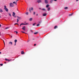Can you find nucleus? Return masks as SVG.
<instances>
[{
  "mask_svg": "<svg viewBox=\"0 0 79 79\" xmlns=\"http://www.w3.org/2000/svg\"><path fill=\"white\" fill-rule=\"evenodd\" d=\"M39 23H41V22H39Z\"/></svg>",
  "mask_w": 79,
  "mask_h": 79,
  "instance_id": "obj_43",
  "label": "nucleus"
},
{
  "mask_svg": "<svg viewBox=\"0 0 79 79\" xmlns=\"http://www.w3.org/2000/svg\"><path fill=\"white\" fill-rule=\"evenodd\" d=\"M37 2L39 3H41L42 2V1L41 0H38L37 1Z\"/></svg>",
  "mask_w": 79,
  "mask_h": 79,
  "instance_id": "obj_4",
  "label": "nucleus"
},
{
  "mask_svg": "<svg viewBox=\"0 0 79 79\" xmlns=\"http://www.w3.org/2000/svg\"><path fill=\"white\" fill-rule=\"evenodd\" d=\"M29 23H23V25H27Z\"/></svg>",
  "mask_w": 79,
  "mask_h": 79,
  "instance_id": "obj_11",
  "label": "nucleus"
},
{
  "mask_svg": "<svg viewBox=\"0 0 79 79\" xmlns=\"http://www.w3.org/2000/svg\"><path fill=\"white\" fill-rule=\"evenodd\" d=\"M77 2H78L79 1V0H76Z\"/></svg>",
  "mask_w": 79,
  "mask_h": 79,
  "instance_id": "obj_45",
  "label": "nucleus"
},
{
  "mask_svg": "<svg viewBox=\"0 0 79 79\" xmlns=\"http://www.w3.org/2000/svg\"><path fill=\"white\" fill-rule=\"evenodd\" d=\"M26 27L24 26L22 28V29L23 30V31H26Z\"/></svg>",
  "mask_w": 79,
  "mask_h": 79,
  "instance_id": "obj_3",
  "label": "nucleus"
},
{
  "mask_svg": "<svg viewBox=\"0 0 79 79\" xmlns=\"http://www.w3.org/2000/svg\"><path fill=\"white\" fill-rule=\"evenodd\" d=\"M56 28H58V26H56L54 27V28L56 29Z\"/></svg>",
  "mask_w": 79,
  "mask_h": 79,
  "instance_id": "obj_9",
  "label": "nucleus"
},
{
  "mask_svg": "<svg viewBox=\"0 0 79 79\" xmlns=\"http://www.w3.org/2000/svg\"><path fill=\"white\" fill-rule=\"evenodd\" d=\"M26 15H28V12H26Z\"/></svg>",
  "mask_w": 79,
  "mask_h": 79,
  "instance_id": "obj_25",
  "label": "nucleus"
},
{
  "mask_svg": "<svg viewBox=\"0 0 79 79\" xmlns=\"http://www.w3.org/2000/svg\"><path fill=\"white\" fill-rule=\"evenodd\" d=\"M16 15V14H15V12H13V14H12V16L15 15Z\"/></svg>",
  "mask_w": 79,
  "mask_h": 79,
  "instance_id": "obj_10",
  "label": "nucleus"
},
{
  "mask_svg": "<svg viewBox=\"0 0 79 79\" xmlns=\"http://www.w3.org/2000/svg\"><path fill=\"white\" fill-rule=\"evenodd\" d=\"M68 8V7H66L64 8V9H65V10H67Z\"/></svg>",
  "mask_w": 79,
  "mask_h": 79,
  "instance_id": "obj_22",
  "label": "nucleus"
},
{
  "mask_svg": "<svg viewBox=\"0 0 79 79\" xmlns=\"http://www.w3.org/2000/svg\"><path fill=\"white\" fill-rule=\"evenodd\" d=\"M29 21H32V18H31L30 19Z\"/></svg>",
  "mask_w": 79,
  "mask_h": 79,
  "instance_id": "obj_14",
  "label": "nucleus"
},
{
  "mask_svg": "<svg viewBox=\"0 0 79 79\" xmlns=\"http://www.w3.org/2000/svg\"><path fill=\"white\" fill-rule=\"evenodd\" d=\"M0 65L1 66H3V64H0Z\"/></svg>",
  "mask_w": 79,
  "mask_h": 79,
  "instance_id": "obj_34",
  "label": "nucleus"
},
{
  "mask_svg": "<svg viewBox=\"0 0 79 79\" xmlns=\"http://www.w3.org/2000/svg\"><path fill=\"white\" fill-rule=\"evenodd\" d=\"M0 12H3V10L2 9H0Z\"/></svg>",
  "mask_w": 79,
  "mask_h": 79,
  "instance_id": "obj_13",
  "label": "nucleus"
},
{
  "mask_svg": "<svg viewBox=\"0 0 79 79\" xmlns=\"http://www.w3.org/2000/svg\"><path fill=\"white\" fill-rule=\"evenodd\" d=\"M36 45V44H34V46H35Z\"/></svg>",
  "mask_w": 79,
  "mask_h": 79,
  "instance_id": "obj_42",
  "label": "nucleus"
},
{
  "mask_svg": "<svg viewBox=\"0 0 79 79\" xmlns=\"http://www.w3.org/2000/svg\"><path fill=\"white\" fill-rule=\"evenodd\" d=\"M1 53H2V52H0V54H1Z\"/></svg>",
  "mask_w": 79,
  "mask_h": 79,
  "instance_id": "obj_50",
  "label": "nucleus"
},
{
  "mask_svg": "<svg viewBox=\"0 0 79 79\" xmlns=\"http://www.w3.org/2000/svg\"><path fill=\"white\" fill-rule=\"evenodd\" d=\"M17 25H18V26H19V24H18V23Z\"/></svg>",
  "mask_w": 79,
  "mask_h": 79,
  "instance_id": "obj_51",
  "label": "nucleus"
},
{
  "mask_svg": "<svg viewBox=\"0 0 79 79\" xmlns=\"http://www.w3.org/2000/svg\"><path fill=\"white\" fill-rule=\"evenodd\" d=\"M13 16H14V18H16V16H15V15H13Z\"/></svg>",
  "mask_w": 79,
  "mask_h": 79,
  "instance_id": "obj_29",
  "label": "nucleus"
},
{
  "mask_svg": "<svg viewBox=\"0 0 79 79\" xmlns=\"http://www.w3.org/2000/svg\"><path fill=\"white\" fill-rule=\"evenodd\" d=\"M9 44H11V45H13V43L12 42H10L9 43Z\"/></svg>",
  "mask_w": 79,
  "mask_h": 79,
  "instance_id": "obj_15",
  "label": "nucleus"
},
{
  "mask_svg": "<svg viewBox=\"0 0 79 79\" xmlns=\"http://www.w3.org/2000/svg\"><path fill=\"white\" fill-rule=\"evenodd\" d=\"M0 18H1V16H0Z\"/></svg>",
  "mask_w": 79,
  "mask_h": 79,
  "instance_id": "obj_53",
  "label": "nucleus"
},
{
  "mask_svg": "<svg viewBox=\"0 0 79 79\" xmlns=\"http://www.w3.org/2000/svg\"><path fill=\"white\" fill-rule=\"evenodd\" d=\"M17 11H18V10L17 9Z\"/></svg>",
  "mask_w": 79,
  "mask_h": 79,
  "instance_id": "obj_52",
  "label": "nucleus"
},
{
  "mask_svg": "<svg viewBox=\"0 0 79 79\" xmlns=\"http://www.w3.org/2000/svg\"><path fill=\"white\" fill-rule=\"evenodd\" d=\"M31 10L32 11V10H33V7H31Z\"/></svg>",
  "mask_w": 79,
  "mask_h": 79,
  "instance_id": "obj_35",
  "label": "nucleus"
},
{
  "mask_svg": "<svg viewBox=\"0 0 79 79\" xmlns=\"http://www.w3.org/2000/svg\"><path fill=\"white\" fill-rule=\"evenodd\" d=\"M8 28H9L8 27H7L6 28H5V29H8Z\"/></svg>",
  "mask_w": 79,
  "mask_h": 79,
  "instance_id": "obj_36",
  "label": "nucleus"
},
{
  "mask_svg": "<svg viewBox=\"0 0 79 79\" xmlns=\"http://www.w3.org/2000/svg\"><path fill=\"white\" fill-rule=\"evenodd\" d=\"M13 3H14V4H15V5H17V2H13Z\"/></svg>",
  "mask_w": 79,
  "mask_h": 79,
  "instance_id": "obj_6",
  "label": "nucleus"
},
{
  "mask_svg": "<svg viewBox=\"0 0 79 79\" xmlns=\"http://www.w3.org/2000/svg\"><path fill=\"white\" fill-rule=\"evenodd\" d=\"M38 15H37V16Z\"/></svg>",
  "mask_w": 79,
  "mask_h": 79,
  "instance_id": "obj_55",
  "label": "nucleus"
},
{
  "mask_svg": "<svg viewBox=\"0 0 79 79\" xmlns=\"http://www.w3.org/2000/svg\"><path fill=\"white\" fill-rule=\"evenodd\" d=\"M4 9L7 12H8V8H6V6H4Z\"/></svg>",
  "mask_w": 79,
  "mask_h": 79,
  "instance_id": "obj_2",
  "label": "nucleus"
},
{
  "mask_svg": "<svg viewBox=\"0 0 79 79\" xmlns=\"http://www.w3.org/2000/svg\"><path fill=\"white\" fill-rule=\"evenodd\" d=\"M21 54H24V52L23 51H22L21 52Z\"/></svg>",
  "mask_w": 79,
  "mask_h": 79,
  "instance_id": "obj_12",
  "label": "nucleus"
},
{
  "mask_svg": "<svg viewBox=\"0 0 79 79\" xmlns=\"http://www.w3.org/2000/svg\"><path fill=\"white\" fill-rule=\"evenodd\" d=\"M33 40H34V39H33Z\"/></svg>",
  "mask_w": 79,
  "mask_h": 79,
  "instance_id": "obj_54",
  "label": "nucleus"
},
{
  "mask_svg": "<svg viewBox=\"0 0 79 79\" xmlns=\"http://www.w3.org/2000/svg\"><path fill=\"white\" fill-rule=\"evenodd\" d=\"M72 15H73V14H70L69 15V16H72Z\"/></svg>",
  "mask_w": 79,
  "mask_h": 79,
  "instance_id": "obj_38",
  "label": "nucleus"
},
{
  "mask_svg": "<svg viewBox=\"0 0 79 79\" xmlns=\"http://www.w3.org/2000/svg\"><path fill=\"white\" fill-rule=\"evenodd\" d=\"M38 34V32H35L34 33V34H35V35H36V34Z\"/></svg>",
  "mask_w": 79,
  "mask_h": 79,
  "instance_id": "obj_18",
  "label": "nucleus"
},
{
  "mask_svg": "<svg viewBox=\"0 0 79 79\" xmlns=\"http://www.w3.org/2000/svg\"><path fill=\"white\" fill-rule=\"evenodd\" d=\"M4 63H5V64H6V62H4Z\"/></svg>",
  "mask_w": 79,
  "mask_h": 79,
  "instance_id": "obj_46",
  "label": "nucleus"
},
{
  "mask_svg": "<svg viewBox=\"0 0 79 79\" xmlns=\"http://www.w3.org/2000/svg\"><path fill=\"white\" fill-rule=\"evenodd\" d=\"M29 11H30V13H31V9L30 8H29Z\"/></svg>",
  "mask_w": 79,
  "mask_h": 79,
  "instance_id": "obj_21",
  "label": "nucleus"
},
{
  "mask_svg": "<svg viewBox=\"0 0 79 79\" xmlns=\"http://www.w3.org/2000/svg\"><path fill=\"white\" fill-rule=\"evenodd\" d=\"M21 32H22L23 33H24L25 34H26V33L24 32L23 31H21Z\"/></svg>",
  "mask_w": 79,
  "mask_h": 79,
  "instance_id": "obj_28",
  "label": "nucleus"
},
{
  "mask_svg": "<svg viewBox=\"0 0 79 79\" xmlns=\"http://www.w3.org/2000/svg\"><path fill=\"white\" fill-rule=\"evenodd\" d=\"M41 8H39V9H40V10H41Z\"/></svg>",
  "mask_w": 79,
  "mask_h": 79,
  "instance_id": "obj_48",
  "label": "nucleus"
},
{
  "mask_svg": "<svg viewBox=\"0 0 79 79\" xmlns=\"http://www.w3.org/2000/svg\"><path fill=\"white\" fill-rule=\"evenodd\" d=\"M5 60H6V61H7L8 59H5Z\"/></svg>",
  "mask_w": 79,
  "mask_h": 79,
  "instance_id": "obj_39",
  "label": "nucleus"
},
{
  "mask_svg": "<svg viewBox=\"0 0 79 79\" xmlns=\"http://www.w3.org/2000/svg\"><path fill=\"white\" fill-rule=\"evenodd\" d=\"M15 43V44H16V42H17V40H15V41H14Z\"/></svg>",
  "mask_w": 79,
  "mask_h": 79,
  "instance_id": "obj_20",
  "label": "nucleus"
},
{
  "mask_svg": "<svg viewBox=\"0 0 79 79\" xmlns=\"http://www.w3.org/2000/svg\"><path fill=\"white\" fill-rule=\"evenodd\" d=\"M25 34H27V33H25Z\"/></svg>",
  "mask_w": 79,
  "mask_h": 79,
  "instance_id": "obj_56",
  "label": "nucleus"
},
{
  "mask_svg": "<svg viewBox=\"0 0 79 79\" xmlns=\"http://www.w3.org/2000/svg\"><path fill=\"white\" fill-rule=\"evenodd\" d=\"M45 2L46 4H48V0H45Z\"/></svg>",
  "mask_w": 79,
  "mask_h": 79,
  "instance_id": "obj_5",
  "label": "nucleus"
},
{
  "mask_svg": "<svg viewBox=\"0 0 79 79\" xmlns=\"http://www.w3.org/2000/svg\"><path fill=\"white\" fill-rule=\"evenodd\" d=\"M29 42V41H28V42Z\"/></svg>",
  "mask_w": 79,
  "mask_h": 79,
  "instance_id": "obj_57",
  "label": "nucleus"
},
{
  "mask_svg": "<svg viewBox=\"0 0 79 79\" xmlns=\"http://www.w3.org/2000/svg\"><path fill=\"white\" fill-rule=\"evenodd\" d=\"M9 5L10 7H14V6H15V5L14 4L11 2L10 3Z\"/></svg>",
  "mask_w": 79,
  "mask_h": 79,
  "instance_id": "obj_1",
  "label": "nucleus"
},
{
  "mask_svg": "<svg viewBox=\"0 0 79 79\" xmlns=\"http://www.w3.org/2000/svg\"><path fill=\"white\" fill-rule=\"evenodd\" d=\"M48 11H50V8L49 7L48 8Z\"/></svg>",
  "mask_w": 79,
  "mask_h": 79,
  "instance_id": "obj_19",
  "label": "nucleus"
},
{
  "mask_svg": "<svg viewBox=\"0 0 79 79\" xmlns=\"http://www.w3.org/2000/svg\"><path fill=\"white\" fill-rule=\"evenodd\" d=\"M33 14L34 15H35V12H33Z\"/></svg>",
  "mask_w": 79,
  "mask_h": 79,
  "instance_id": "obj_31",
  "label": "nucleus"
},
{
  "mask_svg": "<svg viewBox=\"0 0 79 79\" xmlns=\"http://www.w3.org/2000/svg\"><path fill=\"white\" fill-rule=\"evenodd\" d=\"M50 2L51 3H52V2H53V0H51L50 1Z\"/></svg>",
  "mask_w": 79,
  "mask_h": 79,
  "instance_id": "obj_27",
  "label": "nucleus"
},
{
  "mask_svg": "<svg viewBox=\"0 0 79 79\" xmlns=\"http://www.w3.org/2000/svg\"><path fill=\"white\" fill-rule=\"evenodd\" d=\"M49 6V5L47 4V5L46 6V8H48V7Z\"/></svg>",
  "mask_w": 79,
  "mask_h": 79,
  "instance_id": "obj_16",
  "label": "nucleus"
},
{
  "mask_svg": "<svg viewBox=\"0 0 79 79\" xmlns=\"http://www.w3.org/2000/svg\"><path fill=\"white\" fill-rule=\"evenodd\" d=\"M16 24H18V23H15L14 24V25H16Z\"/></svg>",
  "mask_w": 79,
  "mask_h": 79,
  "instance_id": "obj_41",
  "label": "nucleus"
},
{
  "mask_svg": "<svg viewBox=\"0 0 79 79\" xmlns=\"http://www.w3.org/2000/svg\"><path fill=\"white\" fill-rule=\"evenodd\" d=\"M7 61H11V60H9L8 59Z\"/></svg>",
  "mask_w": 79,
  "mask_h": 79,
  "instance_id": "obj_40",
  "label": "nucleus"
},
{
  "mask_svg": "<svg viewBox=\"0 0 79 79\" xmlns=\"http://www.w3.org/2000/svg\"><path fill=\"white\" fill-rule=\"evenodd\" d=\"M9 16H11V14L10 13H9Z\"/></svg>",
  "mask_w": 79,
  "mask_h": 79,
  "instance_id": "obj_24",
  "label": "nucleus"
},
{
  "mask_svg": "<svg viewBox=\"0 0 79 79\" xmlns=\"http://www.w3.org/2000/svg\"><path fill=\"white\" fill-rule=\"evenodd\" d=\"M54 1H55V2H56V1H57V0H54Z\"/></svg>",
  "mask_w": 79,
  "mask_h": 79,
  "instance_id": "obj_44",
  "label": "nucleus"
},
{
  "mask_svg": "<svg viewBox=\"0 0 79 79\" xmlns=\"http://www.w3.org/2000/svg\"><path fill=\"white\" fill-rule=\"evenodd\" d=\"M19 19H17V23H18V22H19Z\"/></svg>",
  "mask_w": 79,
  "mask_h": 79,
  "instance_id": "obj_23",
  "label": "nucleus"
},
{
  "mask_svg": "<svg viewBox=\"0 0 79 79\" xmlns=\"http://www.w3.org/2000/svg\"><path fill=\"white\" fill-rule=\"evenodd\" d=\"M43 15L44 16H47V14L46 13H45V14H43Z\"/></svg>",
  "mask_w": 79,
  "mask_h": 79,
  "instance_id": "obj_8",
  "label": "nucleus"
},
{
  "mask_svg": "<svg viewBox=\"0 0 79 79\" xmlns=\"http://www.w3.org/2000/svg\"><path fill=\"white\" fill-rule=\"evenodd\" d=\"M17 17L19 19H21V17H19V16H17Z\"/></svg>",
  "mask_w": 79,
  "mask_h": 79,
  "instance_id": "obj_7",
  "label": "nucleus"
},
{
  "mask_svg": "<svg viewBox=\"0 0 79 79\" xmlns=\"http://www.w3.org/2000/svg\"><path fill=\"white\" fill-rule=\"evenodd\" d=\"M3 40V41L4 42V45H5V41H4V40Z\"/></svg>",
  "mask_w": 79,
  "mask_h": 79,
  "instance_id": "obj_30",
  "label": "nucleus"
},
{
  "mask_svg": "<svg viewBox=\"0 0 79 79\" xmlns=\"http://www.w3.org/2000/svg\"><path fill=\"white\" fill-rule=\"evenodd\" d=\"M16 43H15V45H16Z\"/></svg>",
  "mask_w": 79,
  "mask_h": 79,
  "instance_id": "obj_49",
  "label": "nucleus"
},
{
  "mask_svg": "<svg viewBox=\"0 0 79 79\" xmlns=\"http://www.w3.org/2000/svg\"><path fill=\"white\" fill-rule=\"evenodd\" d=\"M35 24H36V23H34V24H33V26H35Z\"/></svg>",
  "mask_w": 79,
  "mask_h": 79,
  "instance_id": "obj_32",
  "label": "nucleus"
},
{
  "mask_svg": "<svg viewBox=\"0 0 79 79\" xmlns=\"http://www.w3.org/2000/svg\"><path fill=\"white\" fill-rule=\"evenodd\" d=\"M21 25H23V23H21L20 25V26H21Z\"/></svg>",
  "mask_w": 79,
  "mask_h": 79,
  "instance_id": "obj_33",
  "label": "nucleus"
},
{
  "mask_svg": "<svg viewBox=\"0 0 79 79\" xmlns=\"http://www.w3.org/2000/svg\"><path fill=\"white\" fill-rule=\"evenodd\" d=\"M40 26V24H38L37 25V26Z\"/></svg>",
  "mask_w": 79,
  "mask_h": 79,
  "instance_id": "obj_26",
  "label": "nucleus"
},
{
  "mask_svg": "<svg viewBox=\"0 0 79 79\" xmlns=\"http://www.w3.org/2000/svg\"><path fill=\"white\" fill-rule=\"evenodd\" d=\"M15 32H16V34H18V31H14Z\"/></svg>",
  "mask_w": 79,
  "mask_h": 79,
  "instance_id": "obj_37",
  "label": "nucleus"
},
{
  "mask_svg": "<svg viewBox=\"0 0 79 79\" xmlns=\"http://www.w3.org/2000/svg\"><path fill=\"white\" fill-rule=\"evenodd\" d=\"M1 26H2V25L0 24V27H1Z\"/></svg>",
  "mask_w": 79,
  "mask_h": 79,
  "instance_id": "obj_47",
  "label": "nucleus"
},
{
  "mask_svg": "<svg viewBox=\"0 0 79 79\" xmlns=\"http://www.w3.org/2000/svg\"><path fill=\"white\" fill-rule=\"evenodd\" d=\"M41 10L43 11H45V8L42 9Z\"/></svg>",
  "mask_w": 79,
  "mask_h": 79,
  "instance_id": "obj_17",
  "label": "nucleus"
}]
</instances>
